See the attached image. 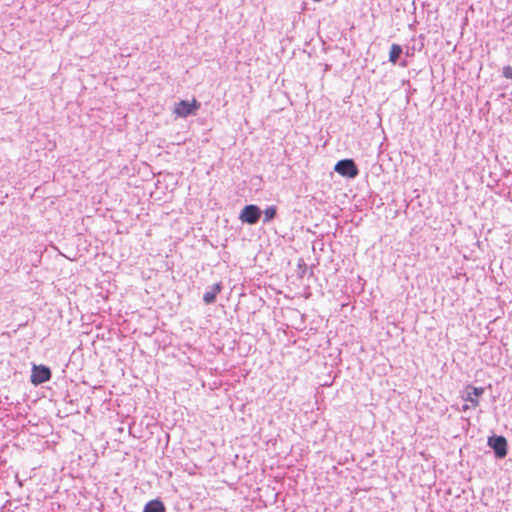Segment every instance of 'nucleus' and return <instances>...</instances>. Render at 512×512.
Returning a JSON list of instances; mask_svg holds the SVG:
<instances>
[{"label":"nucleus","instance_id":"nucleus-1","mask_svg":"<svg viewBox=\"0 0 512 512\" xmlns=\"http://www.w3.org/2000/svg\"><path fill=\"white\" fill-rule=\"evenodd\" d=\"M199 107L200 104L195 98H192L191 100H181L176 104L174 112L179 117H186L195 113Z\"/></svg>","mask_w":512,"mask_h":512},{"label":"nucleus","instance_id":"nucleus-2","mask_svg":"<svg viewBox=\"0 0 512 512\" xmlns=\"http://www.w3.org/2000/svg\"><path fill=\"white\" fill-rule=\"evenodd\" d=\"M334 170L339 173L341 176L348 177V178H354L358 175V169L351 159H344L339 161L335 167Z\"/></svg>","mask_w":512,"mask_h":512},{"label":"nucleus","instance_id":"nucleus-3","mask_svg":"<svg viewBox=\"0 0 512 512\" xmlns=\"http://www.w3.org/2000/svg\"><path fill=\"white\" fill-rule=\"evenodd\" d=\"M466 390H467V395L465 397V401L469 402L470 404H466L463 406L464 411H466L470 408H473V409L477 408L479 406V398L484 393V388H482V387L467 386Z\"/></svg>","mask_w":512,"mask_h":512},{"label":"nucleus","instance_id":"nucleus-4","mask_svg":"<svg viewBox=\"0 0 512 512\" xmlns=\"http://www.w3.org/2000/svg\"><path fill=\"white\" fill-rule=\"evenodd\" d=\"M488 445L494 450L496 457L504 458L507 455V441L503 436L490 437Z\"/></svg>","mask_w":512,"mask_h":512},{"label":"nucleus","instance_id":"nucleus-5","mask_svg":"<svg viewBox=\"0 0 512 512\" xmlns=\"http://www.w3.org/2000/svg\"><path fill=\"white\" fill-rule=\"evenodd\" d=\"M51 378V371L48 367L43 365H35L32 368L31 382L35 385L44 383Z\"/></svg>","mask_w":512,"mask_h":512},{"label":"nucleus","instance_id":"nucleus-6","mask_svg":"<svg viewBox=\"0 0 512 512\" xmlns=\"http://www.w3.org/2000/svg\"><path fill=\"white\" fill-rule=\"evenodd\" d=\"M240 219L250 224L256 223V205L246 206L240 214Z\"/></svg>","mask_w":512,"mask_h":512},{"label":"nucleus","instance_id":"nucleus-7","mask_svg":"<svg viewBox=\"0 0 512 512\" xmlns=\"http://www.w3.org/2000/svg\"><path fill=\"white\" fill-rule=\"evenodd\" d=\"M221 290H222L221 283H216L215 285H213V287L209 291H207L203 295V301L206 304L214 303L217 295L221 292Z\"/></svg>","mask_w":512,"mask_h":512},{"label":"nucleus","instance_id":"nucleus-8","mask_svg":"<svg viewBox=\"0 0 512 512\" xmlns=\"http://www.w3.org/2000/svg\"><path fill=\"white\" fill-rule=\"evenodd\" d=\"M165 510L164 504L160 500L154 499L144 506L143 512H165Z\"/></svg>","mask_w":512,"mask_h":512},{"label":"nucleus","instance_id":"nucleus-9","mask_svg":"<svg viewBox=\"0 0 512 512\" xmlns=\"http://www.w3.org/2000/svg\"><path fill=\"white\" fill-rule=\"evenodd\" d=\"M402 53V48L398 44H392L389 52V61L395 64Z\"/></svg>","mask_w":512,"mask_h":512},{"label":"nucleus","instance_id":"nucleus-10","mask_svg":"<svg viewBox=\"0 0 512 512\" xmlns=\"http://www.w3.org/2000/svg\"><path fill=\"white\" fill-rule=\"evenodd\" d=\"M276 215V207L270 206L264 210V221L272 220Z\"/></svg>","mask_w":512,"mask_h":512},{"label":"nucleus","instance_id":"nucleus-11","mask_svg":"<svg viewBox=\"0 0 512 512\" xmlns=\"http://www.w3.org/2000/svg\"><path fill=\"white\" fill-rule=\"evenodd\" d=\"M298 270L300 277H303L307 272V265L302 259L298 261Z\"/></svg>","mask_w":512,"mask_h":512},{"label":"nucleus","instance_id":"nucleus-12","mask_svg":"<svg viewBox=\"0 0 512 512\" xmlns=\"http://www.w3.org/2000/svg\"><path fill=\"white\" fill-rule=\"evenodd\" d=\"M503 75H504L505 78L512 80V67L511 66H505L503 68Z\"/></svg>","mask_w":512,"mask_h":512}]
</instances>
